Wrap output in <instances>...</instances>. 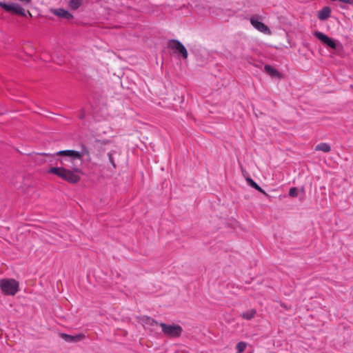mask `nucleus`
I'll list each match as a JSON object with an SVG mask.
<instances>
[{
  "mask_svg": "<svg viewBox=\"0 0 353 353\" xmlns=\"http://www.w3.org/2000/svg\"><path fill=\"white\" fill-rule=\"evenodd\" d=\"M57 155L63 156L60 159L61 164L63 167L74 170V168H79L77 161H81L84 157H89L90 152L85 145H82L81 151L73 150H61L57 152Z\"/></svg>",
  "mask_w": 353,
  "mask_h": 353,
  "instance_id": "nucleus-1",
  "label": "nucleus"
},
{
  "mask_svg": "<svg viewBox=\"0 0 353 353\" xmlns=\"http://www.w3.org/2000/svg\"><path fill=\"white\" fill-rule=\"evenodd\" d=\"M48 172L57 176L70 183H78L81 179V174L83 173L80 168H74V170H72L63 165L50 168Z\"/></svg>",
  "mask_w": 353,
  "mask_h": 353,
  "instance_id": "nucleus-2",
  "label": "nucleus"
},
{
  "mask_svg": "<svg viewBox=\"0 0 353 353\" xmlns=\"http://www.w3.org/2000/svg\"><path fill=\"white\" fill-rule=\"evenodd\" d=\"M19 282L14 279H3L0 280V288L6 295H15L19 291Z\"/></svg>",
  "mask_w": 353,
  "mask_h": 353,
  "instance_id": "nucleus-3",
  "label": "nucleus"
},
{
  "mask_svg": "<svg viewBox=\"0 0 353 353\" xmlns=\"http://www.w3.org/2000/svg\"><path fill=\"white\" fill-rule=\"evenodd\" d=\"M159 325L164 334L172 338L180 336L183 331L182 327L179 325H170L161 323Z\"/></svg>",
  "mask_w": 353,
  "mask_h": 353,
  "instance_id": "nucleus-4",
  "label": "nucleus"
},
{
  "mask_svg": "<svg viewBox=\"0 0 353 353\" xmlns=\"http://www.w3.org/2000/svg\"><path fill=\"white\" fill-rule=\"evenodd\" d=\"M261 17L259 15H253L250 17V21L252 26L258 31L270 35L272 34L270 29L263 23L260 21Z\"/></svg>",
  "mask_w": 353,
  "mask_h": 353,
  "instance_id": "nucleus-5",
  "label": "nucleus"
},
{
  "mask_svg": "<svg viewBox=\"0 0 353 353\" xmlns=\"http://www.w3.org/2000/svg\"><path fill=\"white\" fill-rule=\"evenodd\" d=\"M168 48L174 50L175 53H179L184 59L188 58V51L185 46L177 40H170L168 42Z\"/></svg>",
  "mask_w": 353,
  "mask_h": 353,
  "instance_id": "nucleus-6",
  "label": "nucleus"
},
{
  "mask_svg": "<svg viewBox=\"0 0 353 353\" xmlns=\"http://www.w3.org/2000/svg\"><path fill=\"white\" fill-rule=\"evenodd\" d=\"M314 34L317 39H319L321 41H322L327 46L330 47L332 49L336 48V44L334 42V41L332 40L329 37H327V35H325V34L319 31H316L314 32Z\"/></svg>",
  "mask_w": 353,
  "mask_h": 353,
  "instance_id": "nucleus-7",
  "label": "nucleus"
},
{
  "mask_svg": "<svg viewBox=\"0 0 353 353\" xmlns=\"http://www.w3.org/2000/svg\"><path fill=\"white\" fill-rule=\"evenodd\" d=\"M50 12L60 18L65 19L67 20H71L73 19V15L63 8L51 9Z\"/></svg>",
  "mask_w": 353,
  "mask_h": 353,
  "instance_id": "nucleus-8",
  "label": "nucleus"
},
{
  "mask_svg": "<svg viewBox=\"0 0 353 353\" xmlns=\"http://www.w3.org/2000/svg\"><path fill=\"white\" fill-rule=\"evenodd\" d=\"M62 337L68 342H77V341L82 340L85 336L83 334H78L76 336H72V335L63 334L62 335Z\"/></svg>",
  "mask_w": 353,
  "mask_h": 353,
  "instance_id": "nucleus-9",
  "label": "nucleus"
},
{
  "mask_svg": "<svg viewBox=\"0 0 353 353\" xmlns=\"http://www.w3.org/2000/svg\"><path fill=\"white\" fill-rule=\"evenodd\" d=\"M330 8L329 7H324L319 12L318 17L321 20H325L330 17Z\"/></svg>",
  "mask_w": 353,
  "mask_h": 353,
  "instance_id": "nucleus-10",
  "label": "nucleus"
},
{
  "mask_svg": "<svg viewBox=\"0 0 353 353\" xmlns=\"http://www.w3.org/2000/svg\"><path fill=\"white\" fill-rule=\"evenodd\" d=\"M142 323L143 325L147 328L158 325L157 321L148 316L144 317L142 320Z\"/></svg>",
  "mask_w": 353,
  "mask_h": 353,
  "instance_id": "nucleus-11",
  "label": "nucleus"
},
{
  "mask_svg": "<svg viewBox=\"0 0 353 353\" xmlns=\"http://www.w3.org/2000/svg\"><path fill=\"white\" fill-rule=\"evenodd\" d=\"M265 72L270 74L271 77H280V73L277 70L272 67L271 65H266L264 67Z\"/></svg>",
  "mask_w": 353,
  "mask_h": 353,
  "instance_id": "nucleus-12",
  "label": "nucleus"
},
{
  "mask_svg": "<svg viewBox=\"0 0 353 353\" xmlns=\"http://www.w3.org/2000/svg\"><path fill=\"white\" fill-rule=\"evenodd\" d=\"M246 181L252 188L263 193L264 195L268 196V194L251 178H248Z\"/></svg>",
  "mask_w": 353,
  "mask_h": 353,
  "instance_id": "nucleus-13",
  "label": "nucleus"
},
{
  "mask_svg": "<svg viewBox=\"0 0 353 353\" xmlns=\"http://www.w3.org/2000/svg\"><path fill=\"white\" fill-rule=\"evenodd\" d=\"M315 150L329 152L331 150V147L328 143H321L316 146Z\"/></svg>",
  "mask_w": 353,
  "mask_h": 353,
  "instance_id": "nucleus-14",
  "label": "nucleus"
},
{
  "mask_svg": "<svg viewBox=\"0 0 353 353\" xmlns=\"http://www.w3.org/2000/svg\"><path fill=\"white\" fill-rule=\"evenodd\" d=\"M256 314V310L254 309L248 310L241 314L243 319L246 320H250L254 317Z\"/></svg>",
  "mask_w": 353,
  "mask_h": 353,
  "instance_id": "nucleus-15",
  "label": "nucleus"
},
{
  "mask_svg": "<svg viewBox=\"0 0 353 353\" xmlns=\"http://www.w3.org/2000/svg\"><path fill=\"white\" fill-rule=\"evenodd\" d=\"M82 2V0H70L68 6L72 10H77L81 6Z\"/></svg>",
  "mask_w": 353,
  "mask_h": 353,
  "instance_id": "nucleus-16",
  "label": "nucleus"
},
{
  "mask_svg": "<svg viewBox=\"0 0 353 353\" xmlns=\"http://www.w3.org/2000/svg\"><path fill=\"white\" fill-rule=\"evenodd\" d=\"M247 347V343L243 341L238 343L236 345V350L237 353H242Z\"/></svg>",
  "mask_w": 353,
  "mask_h": 353,
  "instance_id": "nucleus-17",
  "label": "nucleus"
},
{
  "mask_svg": "<svg viewBox=\"0 0 353 353\" xmlns=\"http://www.w3.org/2000/svg\"><path fill=\"white\" fill-rule=\"evenodd\" d=\"M289 196L292 197H296L298 196V190L296 188H291L289 190Z\"/></svg>",
  "mask_w": 353,
  "mask_h": 353,
  "instance_id": "nucleus-18",
  "label": "nucleus"
},
{
  "mask_svg": "<svg viewBox=\"0 0 353 353\" xmlns=\"http://www.w3.org/2000/svg\"><path fill=\"white\" fill-rule=\"evenodd\" d=\"M26 13L28 14V17H32V14L29 11H27Z\"/></svg>",
  "mask_w": 353,
  "mask_h": 353,
  "instance_id": "nucleus-19",
  "label": "nucleus"
}]
</instances>
